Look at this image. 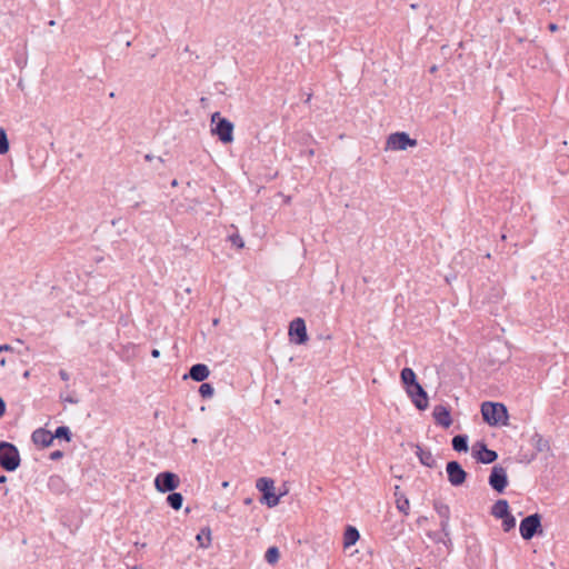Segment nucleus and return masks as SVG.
Masks as SVG:
<instances>
[{
	"label": "nucleus",
	"instance_id": "30",
	"mask_svg": "<svg viewBox=\"0 0 569 569\" xmlns=\"http://www.w3.org/2000/svg\"><path fill=\"white\" fill-rule=\"evenodd\" d=\"M199 393L203 397H211L213 395V388L209 383H202L199 388Z\"/></svg>",
	"mask_w": 569,
	"mask_h": 569
},
{
	"label": "nucleus",
	"instance_id": "3",
	"mask_svg": "<svg viewBox=\"0 0 569 569\" xmlns=\"http://www.w3.org/2000/svg\"><path fill=\"white\" fill-rule=\"evenodd\" d=\"M211 122L216 123V127L211 129L213 134H217L223 143H230L233 141V124L224 119L220 118L219 112H214L211 117Z\"/></svg>",
	"mask_w": 569,
	"mask_h": 569
},
{
	"label": "nucleus",
	"instance_id": "32",
	"mask_svg": "<svg viewBox=\"0 0 569 569\" xmlns=\"http://www.w3.org/2000/svg\"><path fill=\"white\" fill-rule=\"evenodd\" d=\"M229 240L231 241V243L233 246H236L239 249H242L244 247V242H243L242 238L239 234H231L229 237Z\"/></svg>",
	"mask_w": 569,
	"mask_h": 569
},
{
	"label": "nucleus",
	"instance_id": "4",
	"mask_svg": "<svg viewBox=\"0 0 569 569\" xmlns=\"http://www.w3.org/2000/svg\"><path fill=\"white\" fill-rule=\"evenodd\" d=\"M418 144L416 139H411L406 132H395L388 136L386 141V151H405L408 148H415Z\"/></svg>",
	"mask_w": 569,
	"mask_h": 569
},
{
	"label": "nucleus",
	"instance_id": "23",
	"mask_svg": "<svg viewBox=\"0 0 569 569\" xmlns=\"http://www.w3.org/2000/svg\"><path fill=\"white\" fill-rule=\"evenodd\" d=\"M197 541L199 542L200 547L208 548L211 543V530L210 528H203L200 533L196 537Z\"/></svg>",
	"mask_w": 569,
	"mask_h": 569
},
{
	"label": "nucleus",
	"instance_id": "35",
	"mask_svg": "<svg viewBox=\"0 0 569 569\" xmlns=\"http://www.w3.org/2000/svg\"><path fill=\"white\" fill-rule=\"evenodd\" d=\"M8 361H11L10 357L0 355V368H4Z\"/></svg>",
	"mask_w": 569,
	"mask_h": 569
},
{
	"label": "nucleus",
	"instance_id": "28",
	"mask_svg": "<svg viewBox=\"0 0 569 569\" xmlns=\"http://www.w3.org/2000/svg\"><path fill=\"white\" fill-rule=\"evenodd\" d=\"M54 438H63L66 439L67 441H70L71 437H70V430L68 427H64V426H61L59 428H57L56 432L53 433Z\"/></svg>",
	"mask_w": 569,
	"mask_h": 569
},
{
	"label": "nucleus",
	"instance_id": "10",
	"mask_svg": "<svg viewBox=\"0 0 569 569\" xmlns=\"http://www.w3.org/2000/svg\"><path fill=\"white\" fill-rule=\"evenodd\" d=\"M489 485L495 489L497 492H502L507 485H508V478H507V471L501 466H495L491 469V473L489 477Z\"/></svg>",
	"mask_w": 569,
	"mask_h": 569
},
{
	"label": "nucleus",
	"instance_id": "42",
	"mask_svg": "<svg viewBox=\"0 0 569 569\" xmlns=\"http://www.w3.org/2000/svg\"><path fill=\"white\" fill-rule=\"evenodd\" d=\"M30 439L33 443H36V431H33L31 435H30Z\"/></svg>",
	"mask_w": 569,
	"mask_h": 569
},
{
	"label": "nucleus",
	"instance_id": "25",
	"mask_svg": "<svg viewBox=\"0 0 569 569\" xmlns=\"http://www.w3.org/2000/svg\"><path fill=\"white\" fill-rule=\"evenodd\" d=\"M452 447L456 451H467L468 450V442L466 436H456L452 439Z\"/></svg>",
	"mask_w": 569,
	"mask_h": 569
},
{
	"label": "nucleus",
	"instance_id": "45",
	"mask_svg": "<svg viewBox=\"0 0 569 569\" xmlns=\"http://www.w3.org/2000/svg\"><path fill=\"white\" fill-rule=\"evenodd\" d=\"M6 480H7L6 476H1V477H0V483L6 482Z\"/></svg>",
	"mask_w": 569,
	"mask_h": 569
},
{
	"label": "nucleus",
	"instance_id": "40",
	"mask_svg": "<svg viewBox=\"0 0 569 569\" xmlns=\"http://www.w3.org/2000/svg\"><path fill=\"white\" fill-rule=\"evenodd\" d=\"M151 355H152L153 358H159L160 357V351L158 349H153Z\"/></svg>",
	"mask_w": 569,
	"mask_h": 569
},
{
	"label": "nucleus",
	"instance_id": "46",
	"mask_svg": "<svg viewBox=\"0 0 569 569\" xmlns=\"http://www.w3.org/2000/svg\"><path fill=\"white\" fill-rule=\"evenodd\" d=\"M251 502H252V499H251V498H247V499L244 500V503H246V505H250Z\"/></svg>",
	"mask_w": 569,
	"mask_h": 569
},
{
	"label": "nucleus",
	"instance_id": "14",
	"mask_svg": "<svg viewBox=\"0 0 569 569\" xmlns=\"http://www.w3.org/2000/svg\"><path fill=\"white\" fill-rule=\"evenodd\" d=\"M41 139L44 146L49 147L52 151L56 148V133L52 126L47 123L41 124Z\"/></svg>",
	"mask_w": 569,
	"mask_h": 569
},
{
	"label": "nucleus",
	"instance_id": "26",
	"mask_svg": "<svg viewBox=\"0 0 569 569\" xmlns=\"http://www.w3.org/2000/svg\"><path fill=\"white\" fill-rule=\"evenodd\" d=\"M266 560L270 565H276L279 561L280 552L277 547H270L266 552Z\"/></svg>",
	"mask_w": 569,
	"mask_h": 569
},
{
	"label": "nucleus",
	"instance_id": "21",
	"mask_svg": "<svg viewBox=\"0 0 569 569\" xmlns=\"http://www.w3.org/2000/svg\"><path fill=\"white\" fill-rule=\"evenodd\" d=\"M401 381L407 388H413L415 386L419 385L416 379V373L410 368H405L401 371Z\"/></svg>",
	"mask_w": 569,
	"mask_h": 569
},
{
	"label": "nucleus",
	"instance_id": "19",
	"mask_svg": "<svg viewBox=\"0 0 569 569\" xmlns=\"http://www.w3.org/2000/svg\"><path fill=\"white\" fill-rule=\"evenodd\" d=\"M417 448V456L420 460V462L428 467V468H435L436 467V459L433 458L431 451L423 450L420 446H416Z\"/></svg>",
	"mask_w": 569,
	"mask_h": 569
},
{
	"label": "nucleus",
	"instance_id": "27",
	"mask_svg": "<svg viewBox=\"0 0 569 569\" xmlns=\"http://www.w3.org/2000/svg\"><path fill=\"white\" fill-rule=\"evenodd\" d=\"M9 151V140L4 129L0 128V154H6Z\"/></svg>",
	"mask_w": 569,
	"mask_h": 569
},
{
	"label": "nucleus",
	"instance_id": "22",
	"mask_svg": "<svg viewBox=\"0 0 569 569\" xmlns=\"http://www.w3.org/2000/svg\"><path fill=\"white\" fill-rule=\"evenodd\" d=\"M167 502L172 509L179 510L182 507L183 497L181 493L172 491L168 495Z\"/></svg>",
	"mask_w": 569,
	"mask_h": 569
},
{
	"label": "nucleus",
	"instance_id": "20",
	"mask_svg": "<svg viewBox=\"0 0 569 569\" xmlns=\"http://www.w3.org/2000/svg\"><path fill=\"white\" fill-rule=\"evenodd\" d=\"M399 490H400V487L396 486L395 487V497H396L397 509L400 512L408 515L409 513V499L406 498L405 495H402Z\"/></svg>",
	"mask_w": 569,
	"mask_h": 569
},
{
	"label": "nucleus",
	"instance_id": "5",
	"mask_svg": "<svg viewBox=\"0 0 569 569\" xmlns=\"http://www.w3.org/2000/svg\"><path fill=\"white\" fill-rule=\"evenodd\" d=\"M154 488L158 492L167 493L172 492L180 486V478L177 473L171 471H162L154 478Z\"/></svg>",
	"mask_w": 569,
	"mask_h": 569
},
{
	"label": "nucleus",
	"instance_id": "53",
	"mask_svg": "<svg viewBox=\"0 0 569 569\" xmlns=\"http://www.w3.org/2000/svg\"><path fill=\"white\" fill-rule=\"evenodd\" d=\"M198 442V439L197 438H193L192 439V443H197Z\"/></svg>",
	"mask_w": 569,
	"mask_h": 569
},
{
	"label": "nucleus",
	"instance_id": "43",
	"mask_svg": "<svg viewBox=\"0 0 569 569\" xmlns=\"http://www.w3.org/2000/svg\"><path fill=\"white\" fill-rule=\"evenodd\" d=\"M144 158H146L147 161H152L154 157L151 156V154H146Z\"/></svg>",
	"mask_w": 569,
	"mask_h": 569
},
{
	"label": "nucleus",
	"instance_id": "13",
	"mask_svg": "<svg viewBox=\"0 0 569 569\" xmlns=\"http://www.w3.org/2000/svg\"><path fill=\"white\" fill-rule=\"evenodd\" d=\"M436 422L443 428H449L452 423L450 411L445 406H436L432 412Z\"/></svg>",
	"mask_w": 569,
	"mask_h": 569
},
{
	"label": "nucleus",
	"instance_id": "37",
	"mask_svg": "<svg viewBox=\"0 0 569 569\" xmlns=\"http://www.w3.org/2000/svg\"><path fill=\"white\" fill-rule=\"evenodd\" d=\"M447 528H448V520H443V521L441 522V530L443 531V533H445L446 536H448V535H449V533H448Z\"/></svg>",
	"mask_w": 569,
	"mask_h": 569
},
{
	"label": "nucleus",
	"instance_id": "34",
	"mask_svg": "<svg viewBox=\"0 0 569 569\" xmlns=\"http://www.w3.org/2000/svg\"><path fill=\"white\" fill-rule=\"evenodd\" d=\"M62 456H63L62 451H60V450H56V451H53V452H51V453H50V457H49V458H50L51 460H58V459H60Z\"/></svg>",
	"mask_w": 569,
	"mask_h": 569
},
{
	"label": "nucleus",
	"instance_id": "49",
	"mask_svg": "<svg viewBox=\"0 0 569 569\" xmlns=\"http://www.w3.org/2000/svg\"><path fill=\"white\" fill-rule=\"evenodd\" d=\"M212 323H213V326H218L219 319H213Z\"/></svg>",
	"mask_w": 569,
	"mask_h": 569
},
{
	"label": "nucleus",
	"instance_id": "6",
	"mask_svg": "<svg viewBox=\"0 0 569 569\" xmlns=\"http://www.w3.org/2000/svg\"><path fill=\"white\" fill-rule=\"evenodd\" d=\"M519 531L525 540H530L535 535H542L541 516L533 513L522 519Z\"/></svg>",
	"mask_w": 569,
	"mask_h": 569
},
{
	"label": "nucleus",
	"instance_id": "18",
	"mask_svg": "<svg viewBox=\"0 0 569 569\" xmlns=\"http://www.w3.org/2000/svg\"><path fill=\"white\" fill-rule=\"evenodd\" d=\"M531 443L538 452L549 453L551 450L549 440L545 439L539 433L532 436Z\"/></svg>",
	"mask_w": 569,
	"mask_h": 569
},
{
	"label": "nucleus",
	"instance_id": "9",
	"mask_svg": "<svg viewBox=\"0 0 569 569\" xmlns=\"http://www.w3.org/2000/svg\"><path fill=\"white\" fill-rule=\"evenodd\" d=\"M289 336L295 339L297 345H303L308 341L306 322L302 318H296L290 322Z\"/></svg>",
	"mask_w": 569,
	"mask_h": 569
},
{
	"label": "nucleus",
	"instance_id": "33",
	"mask_svg": "<svg viewBox=\"0 0 569 569\" xmlns=\"http://www.w3.org/2000/svg\"><path fill=\"white\" fill-rule=\"evenodd\" d=\"M16 349V346L13 345H1L0 346V355L3 352L13 353Z\"/></svg>",
	"mask_w": 569,
	"mask_h": 569
},
{
	"label": "nucleus",
	"instance_id": "15",
	"mask_svg": "<svg viewBox=\"0 0 569 569\" xmlns=\"http://www.w3.org/2000/svg\"><path fill=\"white\" fill-rule=\"evenodd\" d=\"M209 369L206 365L198 363L190 368L189 377L194 381H203L209 377Z\"/></svg>",
	"mask_w": 569,
	"mask_h": 569
},
{
	"label": "nucleus",
	"instance_id": "51",
	"mask_svg": "<svg viewBox=\"0 0 569 569\" xmlns=\"http://www.w3.org/2000/svg\"><path fill=\"white\" fill-rule=\"evenodd\" d=\"M49 24H50V26H54V24H56V21H54V20H51V21L49 22Z\"/></svg>",
	"mask_w": 569,
	"mask_h": 569
},
{
	"label": "nucleus",
	"instance_id": "31",
	"mask_svg": "<svg viewBox=\"0 0 569 569\" xmlns=\"http://www.w3.org/2000/svg\"><path fill=\"white\" fill-rule=\"evenodd\" d=\"M200 202L197 200V199H190V200H187V203H181L180 207L184 210V211H196V208L197 206L199 204Z\"/></svg>",
	"mask_w": 569,
	"mask_h": 569
},
{
	"label": "nucleus",
	"instance_id": "7",
	"mask_svg": "<svg viewBox=\"0 0 569 569\" xmlns=\"http://www.w3.org/2000/svg\"><path fill=\"white\" fill-rule=\"evenodd\" d=\"M257 488L263 492L262 501L268 507L272 508L279 503L280 497L273 492L274 481L270 478H259L257 480Z\"/></svg>",
	"mask_w": 569,
	"mask_h": 569
},
{
	"label": "nucleus",
	"instance_id": "52",
	"mask_svg": "<svg viewBox=\"0 0 569 569\" xmlns=\"http://www.w3.org/2000/svg\"><path fill=\"white\" fill-rule=\"evenodd\" d=\"M130 569H141L139 566H133Z\"/></svg>",
	"mask_w": 569,
	"mask_h": 569
},
{
	"label": "nucleus",
	"instance_id": "24",
	"mask_svg": "<svg viewBox=\"0 0 569 569\" xmlns=\"http://www.w3.org/2000/svg\"><path fill=\"white\" fill-rule=\"evenodd\" d=\"M54 439V436L44 430V429H38V442H41V445L47 448L51 446L52 441Z\"/></svg>",
	"mask_w": 569,
	"mask_h": 569
},
{
	"label": "nucleus",
	"instance_id": "16",
	"mask_svg": "<svg viewBox=\"0 0 569 569\" xmlns=\"http://www.w3.org/2000/svg\"><path fill=\"white\" fill-rule=\"evenodd\" d=\"M360 539V533L358 529L353 526H348L343 532V548L348 549L349 547L357 543Z\"/></svg>",
	"mask_w": 569,
	"mask_h": 569
},
{
	"label": "nucleus",
	"instance_id": "17",
	"mask_svg": "<svg viewBox=\"0 0 569 569\" xmlns=\"http://www.w3.org/2000/svg\"><path fill=\"white\" fill-rule=\"evenodd\" d=\"M509 505L507 500H498L491 508V515L498 519L509 516Z\"/></svg>",
	"mask_w": 569,
	"mask_h": 569
},
{
	"label": "nucleus",
	"instance_id": "2",
	"mask_svg": "<svg viewBox=\"0 0 569 569\" xmlns=\"http://www.w3.org/2000/svg\"><path fill=\"white\" fill-rule=\"evenodd\" d=\"M19 465L20 456L16 446L7 441H0V466L7 471H13Z\"/></svg>",
	"mask_w": 569,
	"mask_h": 569
},
{
	"label": "nucleus",
	"instance_id": "47",
	"mask_svg": "<svg viewBox=\"0 0 569 569\" xmlns=\"http://www.w3.org/2000/svg\"><path fill=\"white\" fill-rule=\"evenodd\" d=\"M171 186H172V187H177V186H178V181H177L176 179H174V180H172Z\"/></svg>",
	"mask_w": 569,
	"mask_h": 569
},
{
	"label": "nucleus",
	"instance_id": "8",
	"mask_svg": "<svg viewBox=\"0 0 569 569\" xmlns=\"http://www.w3.org/2000/svg\"><path fill=\"white\" fill-rule=\"evenodd\" d=\"M449 482L459 487L466 482L467 472L462 469L458 461H449L446 466Z\"/></svg>",
	"mask_w": 569,
	"mask_h": 569
},
{
	"label": "nucleus",
	"instance_id": "36",
	"mask_svg": "<svg viewBox=\"0 0 569 569\" xmlns=\"http://www.w3.org/2000/svg\"><path fill=\"white\" fill-rule=\"evenodd\" d=\"M6 412V403L3 399L0 397V417H2Z\"/></svg>",
	"mask_w": 569,
	"mask_h": 569
},
{
	"label": "nucleus",
	"instance_id": "54",
	"mask_svg": "<svg viewBox=\"0 0 569 569\" xmlns=\"http://www.w3.org/2000/svg\"><path fill=\"white\" fill-rule=\"evenodd\" d=\"M417 569H421L420 567H418Z\"/></svg>",
	"mask_w": 569,
	"mask_h": 569
},
{
	"label": "nucleus",
	"instance_id": "38",
	"mask_svg": "<svg viewBox=\"0 0 569 569\" xmlns=\"http://www.w3.org/2000/svg\"><path fill=\"white\" fill-rule=\"evenodd\" d=\"M14 346H16V349H17V350H14V352L21 355V352H22L21 351L22 341L17 340V345H14Z\"/></svg>",
	"mask_w": 569,
	"mask_h": 569
},
{
	"label": "nucleus",
	"instance_id": "48",
	"mask_svg": "<svg viewBox=\"0 0 569 569\" xmlns=\"http://www.w3.org/2000/svg\"><path fill=\"white\" fill-rule=\"evenodd\" d=\"M222 487H223V488H228V487H229V482H228V481H223V482H222Z\"/></svg>",
	"mask_w": 569,
	"mask_h": 569
},
{
	"label": "nucleus",
	"instance_id": "50",
	"mask_svg": "<svg viewBox=\"0 0 569 569\" xmlns=\"http://www.w3.org/2000/svg\"><path fill=\"white\" fill-rule=\"evenodd\" d=\"M290 200H291V197H289V196H288V197H286V200H284V201H286V203H289V202H290Z\"/></svg>",
	"mask_w": 569,
	"mask_h": 569
},
{
	"label": "nucleus",
	"instance_id": "12",
	"mask_svg": "<svg viewBox=\"0 0 569 569\" xmlns=\"http://www.w3.org/2000/svg\"><path fill=\"white\" fill-rule=\"evenodd\" d=\"M407 393L419 410L428 408V396L420 383L413 388H407Z\"/></svg>",
	"mask_w": 569,
	"mask_h": 569
},
{
	"label": "nucleus",
	"instance_id": "41",
	"mask_svg": "<svg viewBox=\"0 0 569 569\" xmlns=\"http://www.w3.org/2000/svg\"><path fill=\"white\" fill-rule=\"evenodd\" d=\"M448 512L449 510L447 507L445 508V511L441 512V515L446 518L445 520H448Z\"/></svg>",
	"mask_w": 569,
	"mask_h": 569
},
{
	"label": "nucleus",
	"instance_id": "11",
	"mask_svg": "<svg viewBox=\"0 0 569 569\" xmlns=\"http://www.w3.org/2000/svg\"><path fill=\"white\" fill-rule=\"evenodd\" d=\"M472 456L481 463H491L498 458L497 452L488 449L483 442H476L472 446Z\"/></svg>",
	"mask_w": 569,
	"mask_h": 569
},
{
	"label": "nucleus",
	"instance_id": "1",
	"mask_svg": "<svg viewBox=\"0 0 569 569\" xmlns=\"http://www.w3.org/2000/svg\"><path fill=\"white\" fill-rule=\"evenodd\" d=\"M481 415L489 426L507 425L508 422V410L505 405L499 402H483Z\"/></svg>",
	"mask_w": 569,
	"mask_h": 569
},
{
	"label": "nucleus",
	"instance_id": "29",
	"mask_svg": "<svg viewBox=\"0 0 569 569\" xmlns=\"http://www.w3.org/2000/svg\"><path fill=\"white\" fill-rule=\"evenodd\" d=\"M515 526H516V519L511 513H509V516L502 518V527L506 532H508L509 530L515 528Z\"/></svg>",
	"mask_w": 569,
	"mask_h": 569
},
{
	"label": "nucleus",
	"instance_id": "44",
	"mask_svg": "<svg viewBox=\"0 0 569 569\" xmlns=\"http://www.w3.org/2000/svg\"><path fill=\"white\" fill-rule=\"evenodd\" d=\"M436 71H437V66H432V67L430 68V72H431V73H435Z\"/></svg>",
	"mask_w": 569,
	"mask_h": 569
},
{
	"label": "nucleus",
	"instance_id": "39",
	"mask_svg": "<svg viewBox=\"0 0 569 569\" xmlns=\"http://www.w3.org/2000/svg\"><path fill=\"white\" fill-rule=\"evenodd\" d=\"M548 28H549V30H550L551 32H555V31H557V30H558V26H557L556 23H550Z\"/></svg>",
	"mask_w": 569,
	"mask_h": 569
}]
</instances>
